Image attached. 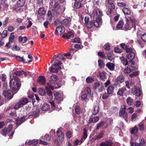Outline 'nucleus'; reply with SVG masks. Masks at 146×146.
<instances>
[{
	"mask_svg": "<svg viewBox=\"0 0 146 146\" xmlns=\"http://www.w3.org/2000/svg\"><path fill=\"white\" fill-rule=\"evenodd\" d=\"M60 86V85L58 84L57 82L49 81V83L47 84V86L46 87V89L47 91V93L48 96V99H50V100L52 99V93L49 90L48 88H50L52 90H54V88H58Z\"/></svg>",
	"mask_w": 146,
	"mask_h": 146,
	"instance_id": "obj_1",
	"label": "nucleus"
},
{
	"mask_svg": "<svg viewBox=\"0 0 146 146\" xmlns=\"http://www.w3.org/2000/svg\"><path fill=\"white\" fill-rule=\"evenodd\" d=\"M21 86V83L17 77H14L9 82L10 88L13 90H18Z\"/></svg>",
	"mask_w": 146,
	"mask_h": 146,
	"instance_id": "obj_2",
	"label": "nucleus"
},
{
	"mask_svg": "<svg viewBox=\"0 0 146 146\" xmlns=\"http://www.w3.org/2000/svg\"><path fill=\"white\" fill-rule=\"evenodd\" d=\"M129 20L131 21L130 22L129 20L127 18L125 17L126 23L124 25V28L125 30H130L131 29V27H134L135 29V25L137 24V22L133 18L129 17Z\"/></svg>",
	"mask_w": 146,
	"mask_h": 146,
	"instance_id": "obj_3",
	"label": "nucleus"
},
{
	"mask_svg": "<svg viewBox=\"0 0 146 146\" xmlns=\"http://www.w3.org/2000/svg\"><path fill=\"white\" fill-rule=\"evenodd\" d=\"M51 7L53 8L54 13L56 15H57L60 13H62L63 11L60 9V5L56 0H52V2L50 3Z\"/></svg>",
	"mask_w": 146,
	"mask_h": 146,
	"instance_id": "obj_4",
	"label": "nucleus"
},
{
	"mask_svg": "<svg viewBox=\"0 0 146 146\" xmlns=\"http://www.w3.org/2000/svg\"><path fill=\"white\" fill-rule=\"evenodd\" d=\"M61 64L60 61L56 60L54 62V64L50 68V71L52 72H57L61 69V67L59 66Z\"/></svg>",
	"mask_w": 146,
	"mask_h": 146,
	"instance_id": "obj_5",
	"label": "nucleus"
},
{
	"mask_svg": "<svg viewBox=\"0 0 146 146\" xmlns=\"http://www.w3.org/2000/svg\"><path fill=\"white\" fill-rule=\"evenodd\" d=\"M83 130L84 133L83 137L81 138L80 141H79L78 140H76V141H75L74 143L75 146H77L78 144L80 145L81 144L87 137L88 135L87 129H86L84 128Z\"/></svg>",
	"mask_w": 146,
	"mask_h": 146,
	"instance_id": "obj_6",
	"label": "nucleus"
},
{
	"mask_svg": "<svg viewBox=\"0 0 146 146\" xmlns=\"http://www.w3.org/2000/svg\"><path fill=\"white\" fill-rule=\"evenodd\" d=\"M126 107L125 105L122 106L120 109L119 115L122 116L125 119H126L128 115L125 111Z\"/></svg>",
	"mask_w": 146,
	"mask_h": 146,
	"instance_id": "obj_7",
	"label": "nucleus"
},
{
	"mask_svg": "<svg viewBox=\"0 0 146 146\" xmlns=\"http://www.w3.org/2000/svg\"><path fill=\"white\" fill-rule=\"evenodd\" d=\"M56 29L55 33L57 35H60L63 33L65 31V28L63 25H59Z\"/></svg>",
	"mask_w": 146,
	"mask_h": 146,
	"instance_id": "obj_8",
	"label": "nucleus"
},
{
	"mask_svg": "<svg viewBox=\"0 0 146 146\" xmlns=\"http://www.w3.org/2000/svg\"><path fill=\"white\" fill-rule=\"evenodd\" d=\"M54 94L56 100V102L58 104L60 103L61 101L63 100V94H60L56 92H54Z\"/></svg>",
	"mask_w": 146,
	"mask_h": 146,
	"instance_id": "obj_9",
	"label": "nucleus"
},
{
	"mask_svg": "<svg viewBox=\"0 0 146 146\" xmlns=\"http://www.w3.org/2000/svg\"><path fill=\"white\" fill-rule=\"evenodd\" d=\"M3 94L5 98L9 99H10L12 98L13 95L12 91L11 90L4 91L3 92Z\"/></svg>",
	"mask_w": 146,
	"mask_h": 146,
	"instance_id": "obj_10",
	"label": "nucleus"
},
{
	"mask_svg": "<svg viewBox=\"0 0 146 146\" xmlns=\"http://www.w3.org/2000/svg\"><path fill=\"white\" fill-rule=\"evenodd\" d=\"M93 87L95 89H98L100 92L102 91L104 88L102 84L97 82L94 83Z\"/></svg>",
	"mask_w": 146,
	"mask_h": 146,
	"instance_id": "obj_11",
	"label": "nucleus"
},
{
	"mask_svg": "<svg viewBox=\"0 0 146 146\" xmlns=\"http://www.w3.org/2000/svg\"><path fill=\"white\" fill-rule=\"evenodd\" d=\"M131 146H145L146 143L143 138H142L139 143L135 142L132 143L131 144Z\"/></svg>",
	"mask_w": 146,
	"mask_h": 146,
	"instance_id": "obj_12",
	"label": "nucleus"
},
{
	"mask_svg": "<svg viewBox=\"0 0 146 146\" xmlns=\"http://www.w3.org/2000/svg\"><path fill=\"white\" fill-rule=\"evenodd\" d=\"M114 0H108V3L109 5L108 6V11L111 13L112 12V10L114 9L115 8V5L113 3Z\"/></svg>",
	"mask_w": 146,
	"mask_h": 146,
	"instance_id": "obj_13",
	"label": "nucleus"
},
{
	"mask_svg": "<svg viewBox=\"0 0 146 146\" xmlns=\"http://www.w3.org/2000/svg\"><path fill=\"white\" fill-rule=\"evenodd\" d=\"M132 92L133 94H136L137 96H140L141 93L142 92L140 89H138L136 86H134L132 89Z\"/></svg>",
	"mask_w": 146,
	"mask_h": 146,
	"instance_id": "obj_14",
	"label": "nucleus"
},
{
	"mask_svg": "<svg viewBox=\"0 0 146 146\" xmlns=\"http://www.w3.org/2000/svg\"><path fill=\"white\" fill-rule=\"evenodd\" d=\"M74 36V35L73 33L70 31L68 32L66 34H64L62 36L63 38L66 39H71L73 38Z\"/></svg>",
	"mask_w": 146,
	"mask_h": 146,
	"instance_id": "obj_15",
	"label": "nucleus"
},
{
	"mask_svg": "<svg viewBox=\"0 0 146 146\" xmlns=\"http://www.w3.org/2000/svg\"><path fill=\"white\" fill-rule=\"evenodd\" d=\"M71 21V18L69 17L68 18H67L66 19L63 20L62 21L61 23H60L59 24V25L68 26L70 24Z\"/></svg>",
	"mask_w": 146,
	"mask_h": 146,
	"instance_id": "obj_16",
	"label": "nucleus"
},
{
	"mask_svg": "<svg viewBox=\"0 0 146 146\" xmlns=\"http://www.w3.org/2000/svg\"><path fill=\"white\" fill-rule=\"evenodd\" d=\"M102 23V19L100 17H98L96 18V20L94 21L93 24L96 27H98L101 25Z\"/></svg>",
	"mask_w": 146,
	"mask_h": 146,
	"instance_id": "obj_17",
	"label": "nucleus"
},
{
	"mask_svg": "<svg viewBox=\"0 0 146 146\" xmlns=\"http://www.w3.org/2000/svg\"><path fill=\"white\" fill-rule=\"evenodd\" d=\"M39 112V110L38 107L37 106H34L33 109L32 116L33 117H36L38 115Z\"/></svg>",
	"mask_w": 146,
	"mask_h": 146,
	"instance_id": "obj_18",
	"label": "nucleus"
},
{
	"mask_svg": "<svg viewBox=\"0 0 146 146\" xmlns=\"http://www.w3.org/2000/svg\"><path fill=\"white\" fill-rule=\"evenodd\" d=\"M57 135L58 136V138L60 141L64 140V136L63 133L60 131L58 130L56 132Z\"/></svg>",
	"mask_w": 146,
	"mask_h": 146,
	"instance_id": "obj_19",
	"label": "nucleus"
},
{
	"mask_svg": "<svg viewBox=\"0 0 146 146\" xmlns=\"http://www.w3.org/2000/svg\"><path fill=\"white\" fill-rule=\"evenodd\" d=\"M12 125L9 124L8 128H6L2 130V134L3 135H5L7 133H9L12 130Z\"/></svg>",
	"mask_w": 146,
	"mask_h": 146,
	"instance_id": "obj_20",
	"label": "nucleus"
},
{
	"mask_svg": "<svg viewBox=\"0 0 146 146\" xmlns=\"http://www.w3.org/2000/svg\"><path fill=\"white\" fill-rule=\"evenodd\" d=\"M26 117L27 116L25 117L24 116L23 117H21L20 118H19L17 119L16 120L17 125L19 126L25 121Z\"/></svg>",
	"mask_w": 146,
	"mask_h": 146,
	"instance_id": "obj_21",
	"label": "nucleus"
},
{
	"mask_svg": "<svg viewBox=\"0 0 146 146\" xmlns=\"http://www.w3.org/2000/svg\"><path fill=\"white\" fill-rule=\"evenodd\" d=\"M46 79L43 76L39 77L38 79V82L40 84H43L46 82Z\"/></svg>",
	"mask_w": 146,
	"mask_h": 146,
	"instance_id": "obj_22",
	"label": "nucleus"
},
{
	"mask_svg": "<svg viewBox=\"0 0 146 146\" xmlns=\"http://www.w3.org/2000/svg\"><path fill=\"white\" fill-rule=\"evenodd\" d=\"M138 129L136 125L134 127L131 129V133L134 134V135L137 136L138 133Z\"/></svg>",
	"mask_w": 146,
	"mask_h": 146,
	"instance_id": "obj_23",
	"label": "nucleus"
},
{
	"mask_svg": "<svg viewBox=\"0 0 146 146\" xmlns=\"http://www.w3.org/2000/svg\"><path fill=\"white\" fill-rule=\"evenodd\" d=\"M100 109L99 106L98 105L95 106L93 108V110L92 111L93 115H96L99 112Z\"/></svg>",
	"mask_w": 146,
	"mask_h": 146,
	"instance_id": "obj_24",
	"label": "nucleus"
},
{
	"mask_svg": "<svg viewBox=\"0 0 146 146\" xmlns=\"http://www.w3.org/2000/svg\"><path fill=\"white\" fill-rule=\"evenodd\" d=\"M112 144V142L111 141L108 140L106 142L101 143L100 146H111Z\"/></svg>",
	"mask_w": 146,
	"mask_h": 146,
	"instance_id": "obj_25",
	"label": "nucleus"
},
{
	"mask_svg": "<svg viewBox=\"0 0 146 146\" xmlns=\"http://www.w3.org/2000/svg\"><path fill=\"white\" fill-rule=\"evenodd\" d=\"M114 90V87L113 86H109L107 89V92L109 94H112L113 93Z\"/></svg>",
	"mask_w": 146,
	"mask_h": 146,
	"instance_id": "obj_26",
	"label": "nucleus"
},
{
	"mask_svg": "<svg viewBox=\"0 0 146 146\" xmlns=\"http://www.w3.org/2000/svg\"><path fill=\"white\" fill-rule=\"evenodd\" d=\"M23 106L27 104L29 102V100L26 98H23L20 100L19 102Z\"/></svg>",
	"mask_w": 146,
	"mask_h": 146,
	"instance_id": "obj_27",
	"label": "nucleus"
},
{
	"mask_svg": "<svg viewBox=\"0 0 146 146\" xmlns=\"http://www.w3.org/2000/svg\"><path fill=\"white\" fill-rule=\"evenodd\" d=\"M106 66L108 69L111 70H113L115 68V65L114 64L110 62L107 63Z\"/></svg>",
	"mask_w": 146,
	"mask_h": 146,
	"instance_id": "obj_28",
	"label": "nucleus"
},
{
	"mask_svg": "<svg viewBox=\"0 0 146 146\" xmlns=\"http://www.w3.org/2000/svg\"><path fill=\"white\" fill-rule=\"evenodd\" d=\"M106 73L105 72H102L101 73H100L99 76L101 79L103 81H105L106 79Z\"/></svg>",
	"mask_w": 146,
	"mask_h": 146,
	"instance_id": "obj_29",
	"label": "nucleus"
},
{
	"mask_svg": "<svg viewBox=\"0 0 146 146\" xmlns=\"http://www.w3.org/2000/svg\"><path fill=\"white\" fill-rule=\"evenodd\" d=\"M49 105L46 103H45L42 105V107L41 110L43 111H47L50 108Z\"/></svg>",
	"mask_w": 146,
	"mask_h": 146,
	"instance_id": "obj_30",
	"label": "nucleus"
},
{
	"mask_svg": "<svg viewBox=\"0 0 146 146\" xmlns=\"http://www.w3.org/2000/svg\"><path fill=\"white\" fill-rule=\"evenodd\" d=\"M125 79V77L122 75H120L117 78V81L119 83L123 82Z\"/></svg>",
	"mask_w": 146,
	"mask_h": 146,
	"instance_id": "obj_31",
	"label": "nucleus"
},
{
	"mask_svg": "<svg viewBox=\"0 0 146 146\" xmlns=\"http://www.w3.org/2000/svg\"><path fill=\"white\" fill-rule=\"evenodd\" d=\"M99 117L98 116L95 117L93 118H90L88 120L89 122L96 123L99 120Z\"/></svg>",
	"mask_w": 146,
	"mask_h": 146,
	"instance_id": "obj_32",
	"label": "nucleus"
},
{
	"mask_svg": "<svg viewBox=\"0 0 146 146\" xmlns=\"http://www.w3.org/2000/svg\"><path fill=\"white\" fill-rule=\"evenodd\" d=\"M18 40L19 42L23 43H25L27 40V39L26 37H22L20 36L19 37Z\"/></svg>",
	"mask_w": 146,
	"mask_h": 146,
	"instance_id": "obj_33",
	"label": "nucleus"
},
{
	"mask_svg": "<svg viewBox=\"0 0 146 146\" xmlns=\"http://www.w3.org/2000/svg\"><path fill=\"white\" fill-rule=\"evenodd\" d=\"M50 103L52 106L54 108V109L58 111L61 109V108L60 105H57L56 106V105H55L54 103L53 102H50Z\"/></svg>",
	"mask_w": 146,
	"mask_h": 146,
	"instance_id": "obj_34",
	"label": "nucleus"
},
{
	"mask_svg": "<svg viewBox=\"0 0 146 146\" xmlns=\"http://www.w3.org/2000/svg\"><path fill=\"white\" fill-rule=\"evenodd\" d=\"M124 13L125 15H129L131 14V12L130 10L128 8H125L122 10Z\"/></svg>",
	"mask_w": 146,
	"mask_h": 146,
	"instance_id": "obj_35",
	"label": "nucleus"
},
{
	"mask_svg": "<svg viewBox=\"0 0 146 146\" xmlns=\"http://www.w3.org/2000/svg\"><path fill=\"white\" fill-rule=\"evenodd\" d=\"M135 55V52H132V53H129L127 55V58L129 59L132 60L134 58Z\"/></svg>",
	"mask_w": 146,
	"mask_h": 146,
	"instance_id": "obj_36",
	"label": "nucleus"
},
{
	"mask_svg": "<svg viewBox=\"0 0 146 146\" xmlns=\"http://www.w3.org/2000/svg\"><path fill=\"white\" fill-rule=\"evenodd\" d=\"M46 13V11L43 7H41L39 8L38 11V13L40 15H44Z\"/></svg>",
	"mask_w": 146,
	"mask_h": 146,
	"instance_id": "obj_37",
	"label": "nucleus"
},
{
	"mask_svg": "<svg viewBox=\"0 0 146 146\" xmlns=\"http://www.w3.org/2000/svg\"><path fill=\"white\" fill-rule=\"evenodd\" d=\"M120 58L123 64L125 66L127 65L128 61L125 58L122 56L120 57Z\"/></svg>",
	"mask_w": 146,
	"mask_h": 146,
	"instance_id": "obj_38",
	"label": "nucleus"
},
{
	"mask_svg": "<svg viewBox=\"0 0 146 146\" xmlns=\"http://www.w3.org/2000/svg\"><path fill=\"white\" fill-rule=\"evenodd\" d=\"M94 78L92 77L88 76L87 78L86 81L87 83H91L94 81Z\"/></svg>",
	"mask_w": 146,
	"mask_h": 146,
	"instance_id": "obj_39",
	"label": "nucleus"
},
{
	"mask_svg": "<svg viewBox=\"0 0 146 146\" xmlns=\"http://www.w3.org/2000/svg\"><path fill=\"white\" fill-rule=\"evenodd\" d=\"M59 57L60 59H61L62 60H64V58L60 54H58L56 55H55L53 57V60H51V63H52L54 61V60L57 57Z\"/></svg>",
	"mask_w": 146,
	"mask_h": 146,
	"instance_id": "obj_40",
	"label": "nucleus"
},
{
	"mask_svg": "<svg viewBox=\"0 0 146 146\" xmlns=\"http://www.w3.org/2000/svg\"><path fill=\"white\" fill-rule=\"evenodd\" d=\"M135 68H131L130 67H127L126 68H125L124 72L125 73L127 74L130 73L132 70H133V69H134Z\"/></svg>",
	"mask_w": 146,
	"mask_h": 146,
	"instance_id": "obj_41",
	"label": "nucleus"
},
{
	"mask_svg": "<svg viewBox=\"0 0 146 146\" xmlns=\"http://www.w3.org/2000/svg\"><path fill=\"white\" fill-rule=\"evenodd\" d=\"M123 22L122 21H120L118 23L116 27L119 29H121L123 25Z\"/></svg>",
	"mask_w": 146,
	"mask_h": 146,
	"instance_id": "obj_42",
	"label": "nucleus"
},
{
	"mask_svg": "<svg viewBox=\"0 0 146 146\" xmlns=\"http://www.w3.org/2000/svg\"><path fill=\"white\" fill-rule=\"evenodd\" d=\"M25 0H18L17 4L19 6H22L25 5Z\"/></svg>",
	"mask_w": 146,
	"mask_h": 146,
	"instance_id": "obj_43",
	"label": "nucleus"
},
{
	"mask_svg": "<svg viewBox=\"0 0 146 146\" xmlns=\"http://www.w3.org/2000/svg\"><path fill=\"white\" fill-rule=\"evenodd\" d=\"M138 126L139 127V130L141 131H143L144 130V125L142 122H141L139 123L138 125Z\"/></svg>",
	"mask_w": 146,
	"mask_h": 146,
	"instance_id": "obj_44",
	"label": "nucleus"
},
{
	"mask_svg": "<svg viewBox=\"0 0 146 146\" xmlns=\"http://www.w3.org/2000/svg\"><path fill=\"white\" fill-rule=\"evenodd\" d=\"M14 33H11L9 38V42H14Z\"/></svg>",
	"mask_w": 146,
	"mask_h": 146,
	"instance_id": "obj_45",
	"label": "nucleus"
},
{
	"mask_svg": "<svg viewBox=\"0 0 146 146\" xmlns=\"http://www.w3.org/2000/svg\"><path fill=\"white\" fill-rule=\"evenodd\" d=\"M34 143H33L34 144H37L38 142L37 141H35V140H33V141H30V140L27 141L25 143H26V144H27L28 145H30L31 144H33V143H34Z\"/></svg>",
	"mask_w": 146,
	"mask_h": 146,
	"instance_id": "obj_46",
	"label": "nucleus"
},
{
	"mask_svg": "<svg viewBox=\"0 0 146 146\" xmlns=\"http://www.w3.org/2000/svg\"><path fill=\"white\" fill-rule=\"evenodd\" d=\"M75 111L76 113L78 114H80L82 112V110L78 106H75Z\"/></svg>",
	"mask_w": 146,
	"mask_h": 146,
	"instance_id": "obj_47",
	"label": "nucleus"
},
{
	"mask_svg": "<svg viewBox=\"0 0 146 146\" xmlns=\"http://www.w3.org/2000/svg\"><path fill=\"white\" fill-rule=\"evenodd\" d=\"M81 7V4L80 2H76L74 3V7L75 8H79Z\"/></svg>",
	"mask_w": 146,
	"mask_h": 146,
	"instance_id": "obj_48",
	"label": "nucleus"
},
{
	"mask_svg": "<svg viewBox=\"0 0 146 146\" xmlns=\"http://www.w3.org/2000/svg\"><path fill=\"white\" fill-rule=\"evenodd\" d=\"M134 65V62L133 60H130L127 61V64L131 68H135L134 67L132 66Z\"/></svg>",
	"mask_w": 146,
	"mask_h": 146,
	"instance_id": "obj_49",
	"label": "nucleus"
},
{
	"mask_svg": "<svg viewBox=\"0 0 146 146\" xmlns=\"http://www.w3.org/2000/svg\"><path fill=\"white\" fill-rule=\"evenodd\" d=\"M125 91L124 88H121L119 89L118 91L117 92V94L121 96L123 95L124 92Z\"/></svg>",
	"mask_w": 146,
	"mask_h": 146,
	"instance_id": "obj_50",
	"label": "nucleus"
},
{
	"mask_svg": "<svg viewBox=\"0 0 146 146\" xmlns=\"http://www.w3.org/2000/svg\"><path fill=\"white\" fill-rule=\"evenodd\" d=\"M138 115L136 113H135L132 114L131 117V120L132 121H135L137 119Z\"/></svg>",
	"mask_w": 146,
	"mask_h": 146,
	"instance_id": "obj_51",
	"label": "nucleus"
},
{
	"mask_svg": "<svg viewBox=\"0 0 146 146\" xmlns=\"http://www.w3.org/2000/svg\"><path fill=\"white\" fill-rule=\"evenodd\" d=\"M126 51L128 53H132V52H135V50L131 48L127 47L126 49Z\"/></svg>",
	"mask_w": 146,
	"mask_h": 146,
	"instance_id": "obj_52",
	"label": "nucleus"
},
{
	"mask_svg": "<svg viewBox=\"0 0 146 146\" xmlns=\"http://www.w3.org/2000/svg\"><path fill=\"white\" fill-rule=\"evenodd\" d=\"M127 102L128 105L131 106L133 103V100L131 98L128 97L127 99Z\"/></svg>",
	"mask_w": 146,
	"mask_h": 146,
	"instance_id": "obj_53",
	"label": "nucleus"
},
{
	"mask_svg": "<svg viewBox=\"0 0 146 146\" xmlns=\"http://www.w3.org/2000/svg\"><path fill=\"white\" fill-rule=\"evenodd\" d=\"M71 42L75 43H80V40L78 37H75L74 39H71Z\"/></svg>",
	"mask_w": 146,
	"mask_h": 146,
	"instance_id": "obj_54",
	"label": "nucleus"
},
{
	"mask_svg": "<svg viewBox=\"0 0 146 146\" xmlns=\"http://www.w3.org/2000/svg\"><path fill=\"white\" fill-rule=\"evenodd\" d=\"M57 76L55 75H52L51 76L50 80L49 81L57 82Z\"/></svg>",
	"mask_w": 146,
	"mask_h": 146,
	"instance_id": "obj_55",
	"label": "nucleus"
},
{
	"mask_svg": "<svg viewBox=\"0 0 146 146\" xmlns=\"http://www.w3.org/2000/svg\"><path fill=\"white\" fill-rule=\"evenodd\" d=\"M104 121H101L97 125L96 129H98L101 127L103 126L104 124Z\"/></svg>",
	"mask_w": 146,
	"mask_h": 146,
	"instance_id": "obj_56",
	"label": "nucleus"
},
{
	"mask_svg": "<svg viewBox=\"0 0 146 146\" xmlns=\"http://www.w3.org/2000/svg\"><path fill=\"white\" fill-rule=\"evenodd\" d=\"M125 86L129 89L130 88V86H131L133 84V83H131L129 84V81L127 80L125 81Z\"/></svg>",
	"mask_w": 146,
	"mask_h": 146,
	"instance_id": "obj_57",
	"label": "nucleus"
},
{
	"mask_svg": "<svg viewBox=\"0 0 146 146\" xmlns=\"http://www.w3.org/2000/svg\"><path fill=\"white\" fill-rule=\"evenodd\" d=\"M38 92L39 94L42 96H43L44 95L45 92L44 90L41 88L39 89Z\"/></svg>",
	"mask_w": 146,
	"mask_h": 146,
	"instance_id": "obj_58",
	"label": "nucleus"
},
{
	"mask_svg": "<svg viewBox=\"0 0 146 146\" xmlns=\"http://www.w3.org/2000/svg\"><path fill=\"white\" fill-rule=\"evenodd\" d=\"M96 12V15L98 16L101 17L103 15L102 11L99 9H97Z\"/></svg>",
	"mask_w": 146,
	"mask_h": 146,
	"instance_id": "obj_59",
	"label": "nucleus"
},
{
	"mask_svg": "<svg viewBox=\"0 0 146 146\" xmlns=\"http://www.w3.org/2000/svg\"><path fill=\"white\" fill-rule=\"evenodd\" d=\"M22 106L19 102L16 104L14 106V108L15 109H18L21 108Z\"/></svg>",
	"mask_w": 146,
	"mask_h": 146,
	"instance_id": "obj_60",
	"label": "nucleus"
},
{
	"mask_svg": "<svg viewBox=\"0 0 146 146\" xmlns=\"http://www.w3.org/2000/svg\"><path fill=\"white\" fill-rule=\"evenodd\" d=\"M85 92L86 93L90 95L91 91L90 88L89 87H87L85 88Z\"/></svg>",
	"mask_w": 146,
	"mask_h": 146,
	"instance_id": "obj_61",
	"label": "nucleus"
},
{
	"mask_svg": "<svg viewBox=\"0 0 146 146\" xmlns=\"http://www.w3.org/2000/svg\"><path fill=\"white\" fill-rule=\"evenodd\" d=\"M0 78L3 81H5L6 80L7 77L5 74H3L1 75Z\"/></svg>",
	"mask_w": 146,
	"mask_h": 146,
	"instance_id": "obj_62",
	"label": "nucleus"
},
{
	"mask_svg": "<svg viewBox=\"0 0 146 146\" xmlns=\"http://www.w3.org/2000/svg\"><path fill=\"white\" fill-rule=\"evenodd\" d=\"M86 27L89 28H91L92 27L93 25V22H92L91 21L88 22L86 24Z\"/></svg>",
	"mask_w": 146,
	"mask_h": 146,
	"instance_id": "obj_63",
	"label": "nucleus"
},
{
	"mask_svg": "<svg viewBox=\"0 0 146 146\" xmlns=\"http://www.w3.org/2000/svg\"><path fill=\"white\" fill-rule=\"evenodd\" d=\"M141 38L143 41L146 42V33L142 35L141 36Z\"/></svg>",
	"mask_w": 146,
	"mask_h": 146,
	"instance_id": "obj_64",
	"label": "nucleus"
}]
</instances>
